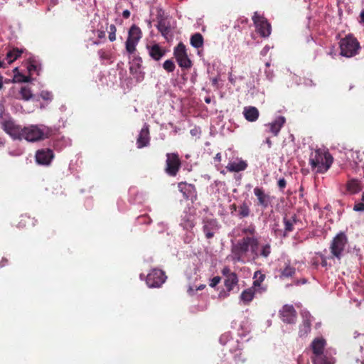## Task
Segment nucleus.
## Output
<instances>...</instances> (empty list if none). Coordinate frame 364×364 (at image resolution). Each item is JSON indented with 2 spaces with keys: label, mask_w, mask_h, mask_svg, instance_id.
Returning a JSON list of instances; mask_svg holds the SVG:
<instances>
[{
  "label": "nucleus",
  "mask_w": 364,
  "mask_h": 364,
  "mask_svg": "<svg viewBox=\"0 0 364 364\" xmlns=\"http://www.w3.org/2000/svg\"><path fill=\"white\" fill-rule=\"evenodd\" d=\"M22 53L23 50L18 48H14L9 50L6 55V60L7 61V63L11 64L14 60L18 59Z\"/></svg>",
  "instance_id": "nucleus-30"
},
{
  "label": "nucleus",
  "mask_w": 364,
  "mask_h": 364,
  "mask_svg": "<svg viewBox=\"0 0 364 364\" xmlns=\"http://www.w3.org/2000/svg\"><path fill=\"white\" fill-rule=\"evenodd\" d=\"M188 292L190 295H193L195 293V290L192 287H189Z\"/></svg>",
  "instance_id": "nucleus-60"
},
{
  "label": "nucleus",
  "mask_w": 364,
  "mask_h": 364,
  "mask_svg": "<svg viewBox=\"0 0 364 364\" xmlns=\"http://www.w3.org/2000/svg\"><path fill=\"white\" fill-rule=\"evenodd\" d=\"M4 67H5L4 61L0 60V68H4Z\"/></svg>",
  "instance_id": "nucleus-63"
},
{
  "label": "nucleus",
  "mask_w": 364,
  "mask_h": 364,
  "mask_svg": "<svg viewBox=\"0 0 364 364\" xmlns=\"http://www.w3.org/2000/svg\"><path fill=\"white\" fill-rule=\"evenodd\" d=\"M239 279L237 274L232 275L230 277L225 278L224 285L226 288L227 291L220 292L219 294L220 297H227L230 295V292L238 285Z\"/></svg>",
  "instance_id": "nucleus-22"
},
{
  "label": "nucleus",
  "mask_w": 364,
  "mask_h": 364,
  "mask_svg": "<svg viewBox=\"0 0 364 364\" xmlns=\"http://www.w3.org/2000/svg\"><path fill=\"white\" fill-rule=\"evenodd\" d=\"M205 287V284H200V286H198L196 290H203L204 288Z\"/></svg>",
  "instance_id": "nucleus-61"
},
{
  "label": "nucleus",
  "mask_w": 364,
  "mask_h": 364,
  "mask_svg": "<svg viewBox=\"0 0 364 364\" xmlns=\"http://www.w3.org/2000/svg\"><path fill=\"white\" fill-rule=\"evenodd\" d=\"M163 68L168 73H171L175 70L176 65L173 60H166L163 64Z\"/></svg>",
  "instance_id": "nucleus-36"
},
{
  "label": "nucleus",
  "mask_w": 364,
  "mask_h": 364,
  "mask_svg": "<svg viewBox=\"0 0 364 364\" xmlns=\"http://www.w3.org/2000/svg\"><path fill=\"white\" fill-rule=\"evenodd\" d=\"M255 31L262 38H268L272 33V26L264 14L255 11L252 17Z\"/></svg>",
  "instance_id": "nucleus-5"
},
{
  "label": "nucleus",
  "mask_w": 364,
  "mask_h": 364,
  "mask_svg": "<svg viewBox=\"0 0 364 364\" xmlns=\"http://www.w3.org/2000/svg\"><path fill=\"white\" fill-rule=\"evenodd\" d=\"M221 273L225 278L230 277L232 275L237 274L235 272H231L230 267L228 266H225L223 268Z\"/></svg>",
  "instance_id": "nucleus-39"
},
{
  "label": "nucleus",
  "mask_w": 364,
  "mask_h": 364,
  "mask_svg": "<svg viewBox=\"0 0 364 364\" xmlns=\"http://www.w3.org/2000/svg\"><path fill=\"white\" fill-rule=\"evenodd\" d=\"M8 264V259L6 258L3 257L0 261V267H4Z\"/></svg>",
  "instance_id": "nucleus-54"
},
{
  "label": "nucleus",
  "mask_w": 364,
  "mask_h": 364,
  "mask_svg": "<svg viewBox=\"0 0 364 364\" xmlns=\"http://www.w3.org/2000/svg\"><path fill=\"white\" fill-rule=\"evenodd\" d=\"M156 27L158 31L166 39H168L169 37H171V29L169 22L164 19H161L158 22Z\"/></svg>",
  "instance_id": "nucleus-28"
},
{
  "label": "nucleus",
  "mask_w": 364,
  "mask_h": 364,
  "mask_svg": "<svg viewBox=\"0 0 364 364\" xmlns=\"http://www.w3.org/2000/svg\"><path fill=\"white\" fill-rule=\"evenodd\" d=\"M167 277L161 269L154 268L147 274L146 283L151 288L160 287L166 280Z\"/></svg>",
  "instance_id": "nucleus-11"
},
{
  "label": "nucleus",
  "mask_w": 364,
  "mask_h": 364,
  "mask_svg": "<svg viewBox=\"0 0 364 364\" xmlns=\"http://www.w3.org/2000/svg\"><path fill=\"white\" fill-rule=\"evenodd\" d=\"M299 221L296 214L285 215L283 218V223L284 225V232H289L293 231L294 225Z\"/></svg>",
  "instance_id": "nucleus-27"
},
{
  "label": "nucleus",
  "mask_w": 364,
  "mask_h": 364,
  "mask_svg": "<svg viewBox=\"0 0 364 364\" xmlns=\"http://www.w3.org/2000/svg\"><path fill=\"white\" fill-rule=\"evenodd\" d=\"M238 207L235 203H233V204H231L230 206H229V210L230 211V213L232 215L234 214L235 212H236L237 210H238Z\"/></svg>",
  "instance_id": "nucleus-50"
},
{
  "label": "nucleus",
  "mask_w": 364,
  "mask_h": 364,
  "mask_svg": "<svg viewBox=\"0 0 364 364\" xmlns=\"http://www.w3.org/2000/svg\"><path fill=\"white\" fill-rule=\"evenodd\" d=\"M247 167V164L246 163V161L240 160L237 162L234 161L229 163L227 165L226 168L230 172H240L245 170Z\"/></svg>",
  "instance_id": "nucleus-29"
},
{
  "label": "nucleus",
  "mask_w": 364,
  "mask_h": 364,
  "mask_svg": "<svg viewBox=\"0 0 364 364\" xmlns=\"http://www.w3.org/2000/svg\"><path fill=\"white\" fill-rule=\"evenodd\" d=\"M173 55L181 68L188 69L191 67V60L188 56L186 46L183 43H179L174 48Z\"/></svg>",
  "instance_id": "nucleus-12"
},
{
  "label": "nucleus",
  "mask_w": 364,
  "mask_h": 364,
  "mask_svg": "<svg viewBox=\"0 0 364 364\" xmlns=\"http://www.w3.org/2000/svg\"><path fill=\"white\" fill-rule=\"evenodd\" d=\"M242 235H245L242 239L239 240L235 245L232 247V253L233 255V259L235 261H242L241 251L240 250V245L246 238H258L257 235V230L254 224L251 223L248 226L243 228L241 230Z\"/></svg>",
  "instance_id": "nucleus-9"
},
{
  "label": "nucleus",
  "mask_w": 364,
  "mask_h": 364,
  "mask_svg": "<svg viewBox=\"0 0 364 364\" xmlns=\"http://www.w3.org/2000/svg\"><path fill=\"white\" fill-rule=\"evenodd\" d=\"M338 44L340 55L346 58L355 56L361 48L359 41L353 34H348L341 38Z\"/></svg>",
  "instance_id": "nucleus-3"
},
{
  "label": "nucleus",
  "mask_w": 364,
  "mask_h": 364,
  "mask_svg": "<svg viewBox=\"0 0 364 364\" xmlns=\"http://www.w3.org/2000/svg\"><path fill=\"white\" fill-rule=\"evenodd\" d=\"M221 281V278L219 276L214 277L210 282V287H215Z\"/></svg>",
  "instance_id": "nucleus-42"
},
{
  "label": "nucleus",
  "mask_w": 364,
  "mask_h": 364,
  "mask_svg": "<svg viewBox=\"0 0 364 364\" xmlns=\"http://www.w3.org/2000/svg\"><path fill=\"white\" fill-rule=\"evenodd\" d=\"M96 33H97V38L100 39H105L106 37V33H105V31H104V30L97 29L96 31Z\"/></svg>",
  "instance_id": "nucleus-47"
},
{
  "label": "nucleus",
  "mask_w": 364,
  "mask_h": 364,
  "mask_svg": "<svg viewBox=\"0 0 364 364\" xmlns=\"http://www.w3.org/2000/svg\"><path fill=\"white\" fill-rule=\"evenodd\" d=\"M254 194L257 198V205L261 206L263 209H266L271 203L270 196L266 193L262 188L255 187Z\"/></svg>",
  "instance_id": "nucleus-17"
},
{
  "label": "nucleus",
  "mask_w": 364,
  "mask_h": 364,
  "mask_svg": "<svg viewBox=\"0 0 364 364\" xmlns=\"http://www.w3.org/2000/svg\"><path fill=\"white\" fill-rule=\"evenodd\" d=\"M215 161H218V162H220L221 161V154L220 153H218L215 158H214Z\"/></svg>",
  "instance_id": "nucleus-58"
},
{
  "label": "nucleus",
  "mask_w": 364,
  "mask_h": 364,
  "mask_svg": "<svg viewBox=\"0 0 364 364\" xmlns=\"http://www.w3.org/2000/svg\"><path fill=\"white\" fill-rule=\"evenodd\" d=\"M41 97L45 100H50L52 99V94L48 91H42Z\"/></svg>",
  "instance_id": "nucleus-44"
},
{
  "label": "nucleus",
  "mask_w": 364,
  "mask_h": 364,
  "mask_svg": "<svg viewBox=\"0 0 364 364\" xmlns=\"http://www.w3.org/2000/svg\"><path fill=\"white\" fill-rule=\"evenodd\" d=\"M234 358L236 363H242L246 360V358L244 357L242 353L240 350L235 355Z\"/></svg>",
  "instance_id": "nucleus-40"
},
{
  "label": "nucleus",
  "mask_w": 364,
  "mask_h": 364,
  "mask_svg": "<svg viewBox=\"0 0 364 364\" xmlns=\"http://www.w3.org/2000/svg\"><path fill=\"white\" fill-rule=\"evenodd\" d=\"M166 160V173L170 176H176L181 167V161L177 153H167Z\"/></svg>",
  "instance_id": "nucleus-10"
},
{
  "label": "nucleus",
  "mask_w": 364,
  "mask_h": 364,
  "mask_svg": "<svg viewBox=\"0 0 364 364\" xmlns=\"http://www.w3.org/2000/svg\"><path fill=\"white\" fill-rule=\"evenodd\" d=\"M296 269L294 267L287 264L286 267L281 271L280 278H289L293 277L295 274Z\"/></svg>",
  "instance_id": "nucleus-34"
},
{
  "label": "nucleus",
  "mask_w": 364,
  "mask_h": 364,
  "mask_svg": "<svg viewBox=\"0 0 364 364\" xmlns=\"http://www.w3.org/2000/svg\"><path fill=\"white\" fill-rule=\"evenodd\" d=\"M47 137L44 129H41L37 125H30L24 127L21 129V140L26 139L28 141H41Z\"/></svg>",
  "instance_id": "nucleus-8"
},
{
  "label": "nucleus",
  "mask_w": 364,
  "mask_h": 364,
  "mask_svg": "<svg viewBox=\"0 0 364 364\" xmlns=\"http://www.w3.org/2000/svg\"><path fill=\"white\" fill-rule=\"evenodd\" d=\"M146 48L148 50L149 56L154 60H160L166 54V50L161 48L159 44L154 43L152 45H146Z\"/></svg>",
  "instance_id": "nucleus-19"
},
{
  "label": "nucleus",
  "mask_w": 364,
  "mask_h": 364,
  "mask_svg": "<svg viewBox=\"0 0 364 364\" xmlns=\"http://www.w3.org/2000/svg\"><path fill=\"white\" fill-rule=\"evenodd\" d=\"M360 23H363L364 24V10H363L360 14Z\"/></svg>",
  "instance_id": "nucleus-57"
},
{
  "label": "nucleus",
  "mask_w": 364,
  "mask_h": 364,
  "mask_svg": "<svg viewBox=\"0 0 364 364\" xmlns=\"http://www.w3.org/2000/svg\"><path fill=\"white\" fill-rule=\"evenodd\" d=\"M259 239L258 238H246L242 241V243L240 245V250L241 252V259L242 262H244V257L247 255V253L250 250L252 255L254 258L258 257H264L267 258L271 252L272 247L270 243H265L260 246V250H259Z\"/></svg>",
  "instance_id": "nucleus-2"
},
{
  "label": "nucleus",
  "mask_w": 364,
  "mask_h": 364,
  "mask_svg": "<svg viewBox=\"0 0 364 364\" xmlns=\"http://www.w3.org/2000/svg\"><path fill=\"white\" fill-rule=\"evenodd\" d=\"M203 225V231L207 239L213 238L220 228L218 221L215 218H204Z\"/></svg>",
  "instance_id": "nucleus-16"
},
{
  "label": "nucleus",
  "mask_w": 364,
  "mask_h": 364,
  "mask_svg": "<svg viewBox=\"0 0 364 364\" xmlns=\"http://www.w3.org/2000/svg\"><path fill=\"white\" fill-rule=\"evenodd\" d=\"M243 114L246 120L253 122L258 119L259 112L255 107L249 106L244 108Z\"/></svg>",
  "instance_id": "nucleus-25"
},
{
  "label": "nucleus",
  "mask_w": 364,
  "mask_h": 364,
  "mask_svg": "<svg viewBox=\"0 0 364 364\" xmlns=\"http://www.w3.org/2000/svg\"><path fill=\"white\" fill-rule=\"evenodd\" d=\"M219 77H213L211 79V82H212V85L213 87H215V88L218 89L219 88V86H218V81H219Z\"/></svg>",
  "instance_id": "nucleus-51"
},
{
  "label": "nucleus",
  "mask_w": 364,
  "mask_h": 364,
  "mask_svg": "<svg viewBox=\"0 0 364 364\" xmlns=\"http://www.w3.org/2000/svg\"><path fill=\"white\" fill-rule=\"evenodd\" d=\"M31 220L30 217L27 215H21L20 220L18 223V227L19 228H23L26 226V223Z\"/></svg>",
  "instance_id": "nucleus-38"
},
{
  "label": "nucleus",
  "mask_w": 364,
  "mask_h": 364,
  "mask_svg": "<svg viewBox=\"0 0 364 364\" xmlns=\"http://www.w3.org/2000/svg\"><path fill=\"white\" fill-rule=\"evenodd\" d=\"M117 32V27L115 26V25L114 24H111L109 26V33H116Z\"/></svg>",
  "instance_id": "nucleus-56"
},
{
  "label": "nucleus",
  "mask_w": 364,
  "mask_h": 364,
  "mask_svg": "<svg viewBox=\"0 0 364 364\" xmlns=\"http://www.w3.org/2000/svg\"><path fill=\"white\" fill-rule=\"evenodd\" d=\"M347 244L348 237L343 232L338 233L333 238L329 247L332 257L341 259Z\"/></svg>",
  "instance_id": "nucleus-6"
},
{
  "label": "nucleus",
  "mask_w": 364,
  "mask_h": 364,
  "mask_svg": "<svg viewBox=\"0 0 364 364\" xmlns=\"http://www.w3.org/2000/svg\"><path fill=\"white\" fill-rule=\"evenodd\" d=\"M31 77L23 75L15 76V81L18 82H27L30 81Z\"/></svg>",
  "instance_id": "nucleus-41"
},
{
  "label": "nucleus",
  "mask_w": 364,
  "mask_h": 364,
  "mask_svg": "<svg viewBox=\"0 0 364 364\" xmlns=\"http://www.w3.org/2000/svg\"><path fill=\"white\" fill-rule=\"evenodd\" d=\"M190 43L196 48H202L204 43L203 37L200 33H196L191 36Z\"/></svg>",
  "instance_id": "nucleus-31"
},
{
  "label": "nucleus",
  "mask_w": 364,
  "mask_h": 364,
  "mask_svg": "<svg viewBox=\"0 0 364 364\" xmlns=\"http://www.w3.org/2000/svg\"><path fill=\"white\" fill-rule=\"evenodd\" d=\"M178 191L183 194L185 200H191L194 202L197 199V191L193 184L186 182H179L178 183Z\"/></svg>",
  "instance_id": "nucleus-15"
},
{
  "label": "nucleus",
  "mask_w": 364,
  "mask_h": 364,
  "mask_svg": "<svg viewBox=\"0 0 364 364\" xmlns=\"http://www.w3.org/2000/svg\"><path fill=\"white\" fill-rule=\"evenodd\" d=\"M333 162L332 155L325 150L317 149L310 154L309 163L315 173H324Z\"/></svg>",
  "instance_id": "nucleus-1"
},
{
  "label": "nucleus",
  "mask_w": 364,
  "mask_h": 364,
  "mask_svg": "<svg viewBox=\"0 0 364 364\" xmlns=\"http://www.w3.org/2000/svg\"><path fill=\"white\" fill-rule=\"evenodd\" d=\"M282 321L288 323H294L296 319V311L292 305H284L280 311Z\"/></svg>",
  "instance_id": "nucleus-18"
},
{
  "label": "nucleus",
  "mask_w": 364,
  "mask_h": 364,
  "mask_svg": "<svg viewBox=\"0 0 364 364\" xmlns=\"http://www.w3.org/2000/svg\"><path fill=\"white\" fill-rule=\"evenodd\" d=\"M130 11L127 9L124 10L123 12H122V16L124 18H129V16H130Z\"/></svg>",
  "instance_id": "nucleus-53"
},
{
  "label": "nucleus",
  "mask_w": 364,
  "mask_h": 364,
  "mask_svg": "<svg viewBox=\"0 0 364 364\" xmlns=\"http://www.w3.org/2000/svg\"><path fill=\"white\" fill-rule=\"evenodd\" d=\"M361 200H362L363 203H364V192L362 193Z\"/></svg>",
  "instance_id": "nucleus-64"
},
{
  "label": "nucleus",
  "mask_w": 364,
  "mask_h": 364,
  "mask_svg": "<svg viewBox=\"0 0 364 364\" xmlns=\"http://www.w3.org/2000/svg\"><path fill=\"white\" fill-rule=\"evenodd\" d=\"M257 294L258 292L257 290H254L252 288L249 287L242 291L240 299L245 305H249Z\"/></svg>",
  "instance_id": "nucleus-26"
},
{
  "label": "nucleus",
  "mask_w": 364,
  "mask_h": 364,
  "mask_svg": "<svg viewBox=\"0 0 364 364\" xmlns=\"http://www.w3.org/2000/svg\"><path fill=\"white\" fill-rule=\"evenodd\" d=\"M150 141L149 129L148 125H145L140 131L137 138L136 144L139 149L149 145Z\"/></svg>",
  "instance_id": "nucleus-23"
},
{
  "label": "nucleus",
  "mask_w": 364,
  "mask_h": 364,
  "mask_svg": "<svg viewBox=\"0 0 364 364\" xmlns=\"http://www.w3.org/2000/svg\"><path fill=\"white\" fill-rule=\"evenodd\" d=\"M1 127L4 131L10 135L14 139L21 140V133L22 128L16 125L11 118L6 119L1 118L0 121Z\"/></svg>",
  "instance_id": "nucleus-13"
},
{
  "label": "nucleus",
  "mask_w": 364,
  "mask_h": 364,
  "mask_svg": "<svg viewBox=\"0 0 364 364\" xmlns=\"http://www.w3.org/2000/svg\"><path fill=\"white\" fill-rule=\"evenodd\" d=\"M326 341L322 338H316L311 343V349L314 355L311 358L313 364H334L332 358L323 355Z\"/></svg>",
  "instance_id": "nucleus-4"
},
{
  "label": "nucleus",
  "mask_w": 364,
  "mask_h": 364,
  "mask_svg": "<svg viewBox=\"0 0 364 364\" xmlns=\"http://www.w3.org/2000/svg\"><path fill=\"white\" fill-rule=\"evenodd\" d=\"M195 226V223L193 220H187L186 223L185 224V228L186 229H192Z\"/></svg>",
  "instance_id": "nucleus-48"
},
{
  "label": "nucleus",
  "mask_w": 364,
  "mask_h": 364,
  "mask_svg": "<svg viewBox=\"0 0 364 364\" xmlns=\"http://www.w3.org/2000/svg\"><path fill=\"white\" fill-rule=\"evenodd\" d=\"M250 208L249 205L244 201L239 207H238V214L237 216L240 218H247L250 215Z\"/></svg>",
  "instance_id": "nucleus-32"
},
{
  "label": "nucleus",
  "mask_w": 364,
  "mask_h": 364,
  "mask_svg": "<svg viewBox=\"0 0 364 364\" xmlns=\"http://www.w3.org/2000/svg\"><path fill=\"white\" fill-rule=\"evenodd\" d=\"M347 189L351 193H355L358 192L360 188L358 183L355 180H352L348 183Z\"/></svg>",
  "instance_id": "nucleus-35"
},
{
  "label": "nucleus",
  "mask_w": 364,
  "mask_h": 364,
  "mask_svg": "<svg viewBox=\"0 0 364 364\" xmlns=\"http://www.w3.org/2000/svg\"><path fill=\"white\" fill-rule=\"evenodd\" d=\"M37 69V66L34 65L33 63H30L28 65V70L29 72L34 71Z\"/></svg>",
  "instance_id": "nucleus-52"
},
{
  "label": "nucleus",
  "mask_w": 364,
  "mask_h": 364,
  "mask_svg": "<svg viewBox=\"0 0 364 364\" xmlns=\"http://www.w3.org/2000/svg\"><path fill=\"white\" fill-rule=\"evenodd\" d=\"M353 210L355 211L363 212L364 211V203L359 202L354 205Z\"/></svg>",
  "instance_id": "nucleus-43"
},
{
  "label": "nucleus",
  "mask_w": 364,
  "mask_h": 364,
  "mask_svg": "<svg viewBox=\"0 0 364 364\" xmlns=\"http://www.w3.org/2000/svg\"><path fill=\"white\" fill-rule=\"evenodd\" d=\"M19 99L28 101L33 97V93L31 88L28 86H23L19 91Z\"/></svg>",
  "instance_id": "nucleus-33"
},
{
  "label": "nucleus",
  "mask_w": 364,
  "mask_h": 364,
  "mask_svg": "<svg viewBox=\"0 0 364 364\" xmlns=\"http://www.w3.org/2000/svg\"><path fill=\"white\" fill-rule=\"evenodd\" d=\"M98 55H99L100 58L102 60L109 59L108 53L102 49H100L98 50Z\"/></svg>",
  "instance_id": "nucleus-46"
},
{
  "label": "nucleus",
  "mask_w": 364,
  "mask_h": 364,
  "mask_svg": "<svg viewBox=\"0 0 364 364\" xmlns=\"http://www.w3.org/2000/svg\"><path fill=\"white\" fill-rule=\"evenodd\" d=\"M286 119L283 116H279L274 122L268 124L267 126L269 127V132H271L274 136H277L284 126Z\"/></svg>",
  "instance_id": "nucleus-24"
},
{
  "label": "nucleus",
  "mask_w": 364,
  "mask_h": 364,
  "mask_svg": "<svg viewBox=\"0 0 364 364\" xmlns=\"http://www.w3.org/2000/svg\"><path fill=\"white\" fill-rule=\"evenodd\" d=\"M253 279L254 281L250 287L254 290H257L259 294H262L265 292L267 287L262 285V283L265 279V274H262L261 271H256L254 274Z\"/></svg>",
  "instance_id": "nucleus-20"
},
{
  "label": "nucleus",
  "mask_w": 364,
  "mask_h": 364,
  "mask_svg": "<svg viewBox=\"0 0 364 364\" xmlns=\"http://www.w3.org/2000/svg\"><path fill=\"white\" fill-rule=\"evenodd\" d=\"M109 40L111 41V42H113L116 40V33H109Z\"/></svg>",
  "instance_id": "nucleus-55"
},
{
  "label": "nucleus",
  "mask_w": 364,
  "mask_h": 364,
  "mask_svg": "<svg viewBox=\"0 0 364 364\" xmlns=\"http://www.w3.org/2000/svg\"><path fill=\"white\" fill-rule=\"evenodd\" d=\"M55 154L52 149L49 148H43L36 151L35 158L36 161L39 165L49 166Z\"/></svg>",
  "instance_id": "nucleus-14"
},
{
  "label": "nucleus",
  "mask_w": 364,
  "mask_h": 364,
  "mask_svg": "<svg viewBox=\"0 0 364 364\" xmlns=\"http://www.w3.org/2000/svg\"><path fill=\"white\" fill-rule=\"evenodd\" d=\"M303 321L299 326V336L304 337L310 333L311 330V320L309 313L302 314Z\"/></svg>",
  "instance_id": "nucleus-21"
},
{
  "label": "nucleus",
  "mask_w": 364,
  "mask_h": 364,
  "mask_svg": "<svg viewBox=\"0 0 364 364\" xmlns=\"http://www.w3.org/2000/svg\"><path fill=\"white\" fill-rule=\"evenodd\" d=\"M138 220L140 223H146L147 224L150 223V219L148 218L146 215L139 216Z\"/></svg>",
  "instance_id": "nucleus-49"
},
{
  "label": "nucleus",
  "mask_w": 364,
  "mask_h": 364,
  "mask_svg": "<svg viewBox=\"0 0 364 364\" xmlns=\"http://www.w3.org/2000/svg\"><path fill=\"white\" fill-rule=\"evenodd\" d=\"M277 185H278V187L281 190V191H283L284 188L286 187L287 186V181L286 180L282 178H280L278 182H277Z\"/></svg>",
  "instance_id": "nucleus-45"
},
{
  "label": "nucleus",
  "mask_w": 364,
  "mask_h": 364,
  "mask_svg": "<svg viewBox=\"0 0 364 364\" xmlns=\"http://www.w3.org/2000/svg\"><path fill=\"white\" fill-rule=\"evenodd\" d=\"M3 87V77L0 75V90Z\"/></svg>",
  "instance_id": "nucleus-62"
},
{
  "label": "nucleus",
  "mask_w": 364,
  "mask_h": 364,
  "mask_svg": "<svg viewBox=\"0 0 364 364\" xmlns=\"http://www.w3.org/2000/svg\"><path fill=\"white\" fill-rule=\"evenodd\" d=\"M265 142L267 144L268 147L271 148V146H272V141L270 140V139L269 137L266 139Z\"/></svg>",
  "instance_id": "nucleus-59"
},
{
  "label": "nucleus",
  "mask_w": 364,
  "mask_h": 364,
  "mask_svg": "<svg viewBox=\"0 0 364 364\" xmlns=\"http://www.w3.org/2000/svg\"><path fill=\"white\" fill-rule=\"evenodd\" d=\"M350 156L349 159H351L355 164H358L361 159L359 158V151H350L349 153Z\"/></svg>",
  "instance_id": "nucleus-37"
},
{
  "label": "nucleus",
  "mask_w": 364,
  "mask_h": 364,
  "mask_svg": "<svg viewBox=\"0 0 364 364\" xmlns=\"http://www.w3.org/2000/svg\"><path fill=\"white\" fill-rule=\"evenodd\" d=\"M143 33L141 29L133 24L128 31V36L125 42L126 51L129 54H133L136 50V46L141 39Z\"/></svg>",
  "instance_id": "nucleus-7"
}]
</instances>
